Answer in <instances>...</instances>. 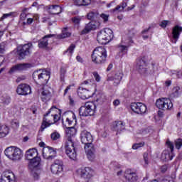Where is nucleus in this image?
Masks as SVG:
<instances>
[{
    "mask_svg": "<svg viewBox=\"0 0 182 182\" xmlns=\"http://www.w3.org/2000/svg\"><path fill=\"white\" fill-rule=\"evenodd\" d=\"M25 158L26 160H29L28 168L33 178L39 180L42 171L39 168V166H41V157L38 156V150L35 148L28 149L26 152Z\"/></svg>",
    "mask_w": 182,
    "mask_h": 182,
    "instance_id": "f257e3e1",
    "label": "nucleus"
},
{
    "mask_svg": "<svg viewBox=\"0 0 182 182\" xmlns=\"http://www.w3.org/2000/svg\"><path fill=\"white\" fill-rule=\"evenodd\" d=\"M81 143L85 144L84 149L87 154V159L90 161L95 160V153H96V149L93 145V136L92 134L87 131H82L80 134Z\"/></svg>",
    "mask_w": 182,
    "mask_h": 182,
    "instance_id": "f03ea898",
    "label": "nucleus"
},
{
    "mask_svg": "<svg viewBox=\"0 0 182 182\" xmlns=\"http://www.w3.org/2000/svg\"><path fill=\"white\" fill-rule=\"evenodd\" d=\"M65 126L66 129H68V139L65 143V153L71 160H75L77 154L76 153V146H75V142H73V136L76 134V129H75L73 127Z\"/></svg>",
    "mask_w": 182,
    "mask_h": 182,
    "instance_id": "7ed1b4c3",
    "label": "nucleus"
},
{
    "mask_svg": "<svg viewBox=\"0 0 182 182\" xmlns=\"http://www.w3.org/2000/svg\"><path fill=\"white\" fill-rule=\"evenodd\" d=\"M91 58L94 63L103 65V63H106L107 51H106L105 47H97L93 50Z\"/></svg>",
    "mask_w": 182,
    "mask_h": 182,
    "instance_id": "20e7f679",
    "label": "nucleus"
},
{
    "mask_svg": "<svg viewBox=\"0 0 182 182\" xmlns=\"http://www.w3.org/2000/svg\"><path fill=\"white\" fill-rule=\"evenodd\" d=\"M50 78V74L46 70L43 71V70H38L33 73V79L37 85H40V87L46 86Z\"/></svg>",
    "mask_w": 182,
    "mask_h": 182,
    "instance_id": "39448f33",
    "label": "nucleus"
},
{
    "mask_svg": "<svg viewBox=\"0 0 182 182\" xmlns=\"http://www.w3.org/2000/svg\"><path fill=\"white\" fill-rule=\"evenodd\" d=\"M32 49H33L32 43L18 46L16 50L18 59L23 60V59H26L28 56H31L32 55Z\"/></svg>",
    "mask_w": 182,
    "mask_h": 182,
    "instance_id": "423d86ee",
    "label": "nucleus"
},
{
    "mask_svg": "<svg viewBox=\"0 0 182 182\" xmlns=\"http://www.w3.org/2000/svg\"><path fill=\"white\" fill-rule=\"evenodd\" d=\"M114 38L113 31L110 28L101 30L97 35V41L101 45H107Z\"/></svg>",
    "mask_w": 182,
    "mask_h": 182,
    "instance_id": "0eeeda50",
    "label": "nucleus"
},
{
    "mask_svg": "<svg viewBox=\"0 0 182 182\" xmlns=\"http://www.w3.org/2000/svg\"><path fill=\"white\" fill-rule=\"evenodd\" d=\"M4 154L14 161H18L22 159V151L16 146H10L5 149Z\"/></svg>",
    "mask_w": 182,
    "mask_h": 182,
    "instance_id": "6e6552de",
    "label": "nucleus"
},
{
    "mask_svg": "<svg viewBox=\"0 0 182 182\" xmlns=\"http://www.w3.org/2000/svg\"><path fill=\"white\" fill-rule=\"evenodd\" d=\"M96 112V105L93 102H86L79 109L80 116H93Z\"/></svg>",
    "mask_w": 182,
    "mask_h": 182,
    "instance_id": "1a4fd4ad",
    "label": "nucleus"
},
{
    "mask_svg": "<svg viewBox=\"0 0 182 182\" xmlns=\"http://www.w3.org/2000/svg\"><path fill=\"white\" fill-rule=\"evenodd\" d=\"M38 93H41V100L46 103V102H49L52 98V93H53V90L52 87L48 85L41 86V88L38 89Z\"/></svg>",
    "mask_w": 182,
    "mask_h": 182,
    "instance_id": "9d476101",
    "label": "nucleus"
},
{
    "mask_svg": "<svg viewBox=\"0 0 182 182\" xmlns=\"http://www.w3.org/2000/svg\"><path fill=\"white\" fill-rule=\"evenodd\" d=\"M156 106L161 110H171L173 109V102L168 98H159L156 102Z\"/></svg>",
    "mask_w": 182,
    "mask_h": 182,
    "instance_id": "9b49d317",
    "label": "nucleus"
},
{
    "mask_svg": "<svg viewBox=\"0 0 182 182\" xmlns=\"http://www.w3.org/2000/svg\"><path fill=\"white\" fill-rule=\"evenodd\" d=\"M53 110H56V107H52L48 111V112L46 114H44L43 122L41 127V132H43L46 129V127H49L50 124H53V122H52V121L53 120V118L51 117L52 115H49L50 114V113H52V112H53Z\"/></svg>",
    "mask_w": 182,
    "mask_h": 182,
    "instance_id": "f8f14e48",
    "label": "nucleus"
},
{
    "mask_svg": "<svg viewBox=\"0 0 182 182\" xmlns=\"http://www.w3.org/2000/svg\"><path fill=\"white\" fill-rule=\"evenodd\" d=\"M131 109L136 114H144L147 111V107L141 102H133L131 104Z\"/></svg>",
    "mask_w": 182,
    "mask_h": 182,
    "instance_id": "ddd939ff",
    "label": "nucleus"
},
{
    "mask_svg": "<svg viewBox=\"0 0 182 182\" xmlns=\"http://www.w3.org/2000/svg\"><path fill=\"white\" fill-rule=\"evenodd\" d=\"M43 157L46 160H53L56 157V149L50 146L43 148Z\"/></svg>",
    "mask_w": 182,
    "mask_h": 182,
    "instance_id": "4468645a",
    "label": "nucleus"
},
{
    "mask_svg": "<svg viewBox=\"0 0 182 182\" xmlns=\"http://www.w3.org/2000/svg\"><path fill=\"white\" fill-rule=\"evenodd\" d=\"M32 66V64L31 63H18L15 65H13L9 71V75H12L15 73V72H21L22 70H26V69H30V68Z\"/></svg>",
    "mask_w": 182,
    "mask_h": 182,
    "instance_id": "2eb2a0df",
    "label": "nucleus"
},
{
    "mask_svg": "<svg viewBox=\"0 0 182 182\" xmlns=\"http://www.w3.org/2000/svg\"><path fill=\"white\" fill-rule=\"evenodd\" d=\"M50 170L53 174H60L63 171V162L61 160L55 159L51 165Z\"/></svg>",
    "mask_w": 182,
    "mask_h": 182,
    "instance_id": "dca6fc26",
    "label": "nucleus"
},
{
    "mask_svg": "<svg viewBox=\"0 0 182 182\" xmlns=\"http://www.w3.org/2000/svg\"><path fill=\"white\" fill-rule=\"evenodd\" d=\"M146 62L147 59H146V56H144L141 58H139L136 60V69L141 75L147 73V68H146Z\"/></svg>",
    "mask_w": 182,
    "mask_h": 182,
    "instance_id": "f3484780",
    "label": "nucleus"
},
{
    "mask_svg": "<svg viewBox=\"0 0 182 182\" xmlns=\"http://www.w3.org/2000/svg\"><path fill=\"white\" fill-rule=\"evenodd\" d=\"M0 182H16V178L15 177L14 172L6 171L1 175Z\"/></svg>",
    "mask_w": 182,
    "mask_h": 182,
    "instance_id": "a211bd4d",
    "label": "nucleus"
},
{
    "mask_svg": "<svg viewBox=\"0 0 182 182\" xmlns=\"http://www.w3.org/2000/svg\"><path fill=\"white\" fill-rule=\"evenodd\" d=\"M16 92L22 96H27V95H31L32 90H31V86L27 84H20L16 89Z\"/></svg>",
    "mask_w": 182,
    "mask_h": 182,
    "instance_id": "6ab92c4d",
    "label": "nucleus"
},
{
    "mask_svg": "<svg viewBox=\"0 0 182 182\" xmlns=\"http://www.w3.org/2000/svg\"><path fill=\"white\" fill-rule=\"evenodd\" d=\"M182 32V27L176 25L172 28V38L171 41L172 43H177V41H178L180 38V33Z\"/></svg>",
    "mask_w": 182,
    "mask_h": 182,
    "instance_id": "aec40b11",
    "label": "nucleus"
},
{
    "mask_svg": "<svg viewBox=\"0 0 182 182\" xmlns=\"http://www.w3.org/2000/svg\"><path fill=\"white\" fill-rule=\"evenodd\" d=\"M99 26V23L96 21H91L86 24L85 28L80 32V35H86V33H89L90 31H95L97 29Z\"/></svg>",
    "mask_w": 182,
    "mask_h": 182,
    "instance_id": "412c9836",
    "label": "nucleus"
},
{
    "mask_svg": "<svg viewBox=\"0 0 182 182\" xmlns=\"http://www.w3.org/2000/svg\"><path fill=\"white\" fill-rule=\"evenodd\" d=\"M124 178L127 182H136L139 180V176L136 172L132 171L130 169H128L125 172Z\"/></svg>",
    "mask_w": 182,
    "mask_h": 182,
    "instance_id": "4be33fe9",
    "label": "nucleus"
},
{
    "mask_svg": "<svg viewBox=\"0 0 182 182\" xmlns=\"http://www.w3.org/2000/svg\"><path fill=\"white\" fill-rule=\"evenodd\" d=\"M80 176L81 178H84L85 180H90V178H92V177H93V169L89 167L82 168Z\"/></svg>",
    "mask_w": 182,
    "mask_h": 182,
    "instance_id": "5701e85b",
    "label": "nucleus"
},
{
    "mask_svg": "<svg viewBox=\"0 0 182 182\" xmlns=\"http://www.w3.org/2000/svg\"><path fill=\"white\" fill-rule=\"evenodd\" d=\"M77 95L79 97L82 99L83 100L86 99H90V97H92V95L90 94V91L86 88H83L82 87H80L77 90Z\"/></svg>",
    "mask_w": 182,
    "mask_h": 182,
    "instance_id": "b1692460",
    "label": "nucleus"
},
{
    "mask_svg": "<svg viewBox=\"0 0 182 182\" xmlns=\"http://www.w3.org/2000/svg\"><path fill=\"white\" fill-rule=\"evenodd\" d=\"M122 79H123V73L122 71H117L114 77L108 75L107 80H114V85H119L122 81Z\"/></svg>",
    "mask_w": 182,
    "mask_h": 182,
    "instance_id": "393cba45",
    "label": "nucleus"
},
{
    "mask_svg": "<svg viewBox=\"0 0 182 182\" xmlns=\"http://www.w3.org/2000/svg\"><path fill=\"white\" fill-rule=\"evenodd\" d=\"M53 36H55V35L49 34L44 36L42 39L39 40L38 48H40L41 49H46V48H48V45H49L48 38H52Z\"/></svg>",
    "mask_w": 182,
    "mask_h": 182,
    "instance_id": "a878e982",
    "label": "nucleus"
},
{
    "mask_svg": "<svg viewBox=\"0 0 182 182\" xmlns=\"http://www.w3.org/2000/svg\"><path fill=\"white\" fill-rule=\"evenodd\" d=\"M173 157H174V153L164 150L161 154V159L162 161H170V160H173Z\"/></svg>",
    "mask_w": 182,
    "mask_h": 182,
    "instance_id": "bb28decb",
    "label": "nucleus"
},
{
    "mask_svg": "<svg viewBox=\"0 0 182 182\" xmlns=\"http://www.w3.org/2000/svg\"><path fill=\"white\" fill-rule=\"evenodd\" d=\"M48 12L51 15H59L62 12V7L59 5H51L48 6Z\"/></svg>",
    "mask_w": 182,
    "mask_h": 182,
    "instance_id": "cd10ccee",
    "label": "nucleus"
},
{
    "mask_svg": "<svg viewBox=\"0 0 182 182\" xmlns=\"http://www.w3.org/2000/svg\"><path fill=\"white\" fill-rule=\"evenodd\" d=\"M113 130L117 133H120L122 130H124V124L122 121H115L113 124Z\"/></svg>",
    "mask_w": 182,
    "mask_h": 182,
    "instance_id": "c85d7f7f",
    "label": "nucleus"
},
{
    "mask_svg": "<svg viewBox=\"0 0 182 182\" xmlns=\"http://www.w3.org/2000/svg\"><path fill=\"white\" fill-rule=\"evenodd\" d=\"M9 134V127L6 125H2L0 124V139L6 137Z\"/></svg>",
    "mask_w": 182,
    "mask_h": 182,
    "instance_id": "c756f323",
    "label": "nucleus"
},
{
    "mask_svg": "<svg viewBox=\"0 0 182 182\" xmlns=\"http://www.w3.org/2000/svg\"><path fill=\"white\" fill-rule=\"evenodd\" d=\"M92 0H75L74 4L77 6H87L90 5Z\"/></svg>",
    "mask_w": 182,
    "mask_h": 182,
    "instance_id": "7c9ffc66",
    "label": "nucleus"
},
{
    "mask_svg": "<svg viewBox=\"0 0 182 182\" xmlns=\"http://www.w3.org/2000/svg\"><path fill=\"white\" fill-rule=\"evenodd\" d=\"M121 43L129 48L130 46H132V45H133V43H134V41H133V39H132V38L127 36L122 38Z\"/></svg>",
    "mask_w": 182,
    "mask_h": 182,
    "instance_id": "2f4dec72",
    "label": "nucleus"
},
{
    "mask_svg": "<svg viewBox=\"0 0 182 182\" xmlns=\"http://www.w3.org/2000/svg\"><path fill=\"white\" fill-rule=\"evenodd\" d=\"M129 48V47H127V46L122 44V43L117 46V48L119 50V53H122V55H126V53H127Z\"/></svg>",
    "mask_w": 182,
    "mask_h": 182,
    "instance_id": "473e14b6",
    "label": "nucleus"
},
{
    "mask_svg": "<svg viewBox=\"0 0 182 182\" xmlns=\"http://www.w3.org/2000/svg\"><path fill=\"white\" fill-rule=\"evenodd\" d=\"M178 96H180V87H173V92L171 94V97L174 99L176 97H178Z\"/></svg>",
    "mask_w": 182,
    "mask_h": 182,
    "instance_id": "72a5a7b5",
    "label": "nucleus"
},
{
    "mask_svg": "<svg viewBox=\"0 0 182 182\" xmlns=\"http://www.w3.org/2000/svg\"><path fill=\"white\" fill-rule=\"evenodd\" d=\"M0 99L1 103H4V105H9L11 103V97L9 95H3Z\"/></svg>",
    "mask_w": 182,
    "mask_h": 182,
    "instance_id": "f704fd0d",
    "label": "nucleus"
},
{
    "mask_svg": "<svg viewBox=\"0 0 182 182\" xmlns=\"http://www.w3.org/2000/svg\"><path fill=\"white\" fill-rule=\"evenodd\" d=\"M50 139L53 141H56V140H59V139H60V134L58 132H54L50 134Z\"/></svg>",
    "mask_w": 182,
    "mask_h": 182,
    "instance_id": "c9c22d12",
    "label": "nucleus"
},
{
    "mask_svg": "<svg viewBox=\"0 0 182 182\" xmlns=\"http://www.w3.org/2000/svg\"><path fill=\"white\" fill-rule=\"evenodd\" d=\"M75 48H76V46L74 44H71L69 48L64 52V53H68L70 56H72V53H73V50H75Z\"/></svg>",
    "mask_w": 182,
    "mask_h": 182,
    "instance_id": "e433bc0d",
    "label": "nucleus"
},
{
    "mask_svg": "<svg viewBox=\"0 0 182 182\" xmlns=\"http://www.w3.org/2000/svg\"><path fill=\"white\" fill-rule=\"evenodd\" d=\"M136 33H137V31H136L134 28H131L128 30L127 36L131 38H134V36H136Z\"/></svg>",
    "mask_w": 182,
    "mask_h": 182,
    "instance_id": "4c0bfd02",
    "label": "nucleus"
},
{
    "mask_svg": "<svg viewBox=\"0 0 182 182\" xmlns=\"http://www.w3.org/2000/svg\"><path fill=\"white\" fill-rule=\"evenodd\" d=\"M166 144L168 149H170L171 153H173V151H174V144L171 142L170 139H167Z\"/></svg>",
    "mask_w": 182,
    "mask_h": 182,
    "instance_id": "58836bf2",
    "label": "nucleus"
},
{
    "mask_svg": "<svg viewBox=\"0 0 182 182\" xmlns=\"http://www.w3.org/2000/svg\"><path fill=\"white\" fill-rule=\"evenodd\" d=\"M71 21L74 25H79V23H80V21H82V18L79 16H75L71 18Z\"/></svg>",
    "mask_w": 182,
    "mask_h": 182,
    "instance_id": "ea45409f",
    "label": "nucleus"
},
{
    "mask_svg": "<svg viewBox=\"0 0 182 182\" xmlns=\"http://www.w3.org/2000/svg\"><path fill=\"white\" fill-rule=\"evenodd\" d=\"M182 146V139H178L175 141V146L176 149H178V150H180L181 149Z\"/></svg>",
    "mask_w": 182,
    "mask_h": 182,
    "instance_id": "a19ab883",
    "label": "nucleus"
},
{
    "mask_svg": "<svg viewBox=\"0 0 182 182\" xmlns=\"http://www.w3.org/2000/svg\"><path fill=\"white\" fill-rule=\"evenodd\" d=\"M51 119H53L54 122L53 123H56V122H59V120H60V116L58 115V114H52Z\"/></svg>",
    "mask_w": 182,
    "mask_h": 182,
    "instance_id": "79ce46f5",
    "label": "nucleus"
},
{
    "mask_svg": "<svg viewBox=\"0 0 182 182\" xmlns=\"http://www.w3.org/2000/svg\"><path fill=\"white\" fill-rule=\"evenodd\" d=\"M11 124L13 129H18V127H19V121L16 119L12 120Z\"/></svg>",
    "mask_w": 182,
    "mask_h": 182,
    "instance_id": "37998d69",
    "label": "nucleus"
},
{
    "mask_svg": "<svg viewBox=\"0 0 182 182\" xmlns=\"http://www.w3.org/2000/svg\"><path fill=\"white\" fill-rule=\"evenodd\" d=\"M143 146H144V142H140L138 144H134L132 146V149L134 150H137V149H140V147H143Z\"/></svg>",
    "mask_w": 182,
    "mask_h": 182,
    "instance_id": "c03bdc74",
    "label": "nucleus"
},
{
    "mask_svg": "<svg viewBox=\"0 0 182 182\" xmlns=\"http://www.w3.org/2000/svg\"><path fill=\"white\" fill-rule=\"evenodd\" d=\"M66 29H68V28H64V30L63 31V33L61 35V38H69V36H70V33L67 32Z\"/></svg>",
    "mask_w": 182,
    "mask_h": 182,
    "instance_id": "a18cd8bd",
    "label": "nucleus"
},
{
    "mask_svg": "<svg viewBox=\"0 0 182 182\" xmlns=\"http://www.w3.org/2000/svg\"><path fill=\"white\" fill-rule=\"evenodd\" d=\"M65 75H66V70L65 68L60 69V80L65 82Z\"/></svg>",
    "mask_w": 182,
    "mask_h": 182,
    "instance_id": "49530a36",
    "label": "nucleus"
},
{
    "mask_svg": "<svg viewBox=\"0 0 182 182\" xmlns=\"http://www.w3.org/2000/svg\"><path fill=\"white\" fill-rule=\"evenodd\" d=\"M170 23H171L170 22V21H167V20H164L161 21V23H160V27L161 28H166L167 25H170Z\"/></svg>",
    "mask_w": 182,
    "mask_h": 182,
    "instance_id": "de8ad7c7",
    "label": "nucleus"
},
{
    "mask_svg": "<svg viewBox=\"0 0 182 182\" xmlns=\"http://www.w3.org/2000/svg\"><path fill=\"white\" fill-rule=\"evenodd\" d=\"M96 16H97V14L95 13V12H90L87 15V19H95V18H96Z\"/></svg>",
    "mask_w": 182,
    "mask_h": 182,
    "instance_id": "09e8293b",
    "label": "nucleus"
},
{
    "mask_svg": "<svg viewBox=\"0 0 182 182\" xmlns=\"http://www.w3.org/2000/svg\"><path fill=\"white\" fill-rule=\"evenodd\" d=\"M109 14H100V18L103 19L105 23H106V22L109 21Z\"/></svg>",
    "mask_w": 182,
    "mask_h": 182,
    "instance_id": "8fccbe9b",
    "label": "nucleus"
},
{
    "mask_svg": "<svg viewBox=\"0 0 182 182\" xmlns=\"http://www.w3.org/2000/svg\"><path fill=\"white\" fill-rule=\"evenodd\" d=\"M15 12H10L9 14H5L2 16V17L0 18V21H4V19H6V18H9V16H12Z\"/></svg>",
    "mask_w": 182,
    "mask_h": 182,
    "instance_id": "3c124183",
    "label": "nucleus"
},
{
    "mask_svg": "<svg viewBox=\"0 0 182 182\" xmlns=\"http://www.w3.org/2000/svg\"><path fill=\"white\" fill-rule=\"evenodd\" d=\"M123 9H122V5H118V6H117L114 9H112V12H117V11H118V12H122V11H123Z\"/></svg>",
    "mask_w": 182,
    "mask_h": 182,
    "instance_id": "603ef678",
    "label": "nucleus"
},
{
    "mask_svg": "<svg viewBox=\"0 0 182 182\" xmlns=\"http://www.w3.org/2000/svg\"><path fill=\"white\" fill-rule=\"evenodd\" d=\"M96 82H100V75L97 73V72H94L92 73Z\"/></svg>",
    "mask_w": 182,
    "mask_h": 182,
    "instance_id": "864d4df0",
    "label": "nucleus"
},
{
    "mask_svg": "<svg viewBox=\"0 0 182 182\" xmlns=\"http://www.w3.org/2000/svg\"><path fill=\"white\" fill-rule=\"evenodd\" d=\"M144 160L146 166H147V164H149V154L147 153L144 154Z\"/></svg>",
    "mask_w": 182,
    "mask_h": 182,
    "instance_id": "5fc2aeb1",
    "label": "nucleus"
},
{
    "mask_svg": "<svg viewBox=\"0 0 182 182\" xmlns=\"http://www.w3.org/2000/svg\"><path fill=\"white\" fill-rule=\"evenodd\" d=\"M5 52V43H0V53H4Z\"/></svg>",
    "mask_w": 182,
    "mask_h": 182,
    "instance_id": "6e6d98bb",
    "label": "nucleus"
},
{
    "mask_svg": "<svg viewBox=\"0 0 182 182\" xmlns=\"http://www.w3.org/2000/svg\"><path fill=\"white\" fill-rule=\"evenodd\" d=\"M127 2H129V0H123L122 3L120 4L123 9L127 6Z\"/></svg>",
    "mask_w": 182,
    "mask_h": 182,
    "instance_id": "4d7b16f0",
    "label": "nucleus"
},
{
    "mask_svg": "<svg viewBox=\"0 0 182 182\" xmlns=\"http://www.w3.org/2000/svg\"><path fill=\"white\" fill-rule=\"evenodd\" d=\"M20 19L21 21H25V19H26V13H21L20 14Z\"/></svg>",
    "mask_w": 182,
    "mask_h": 182,
    "instance_id": "13d9d810",
    "label": "nucleus"
},
{
    "mask_svg": "<svg viewBox=\"0 0 182 182\" xmlns=\"http://www.w3.org/2000/svg\"><path fill=\"white\" fill-rule=\"evenodd\" d=\"M161 173H166L167 171V165H164L161 167Z\"/></svg>",
    "mask_w": 182,
    "mask_h": 182,
    "instance_id": "bf43d9fd",
    "label": "nucleus"
},
{
    "mask_svg": "<svg viewBox=\"0 0 182 182\" xmlns=\"http://www.w3.org/2000/svg\"><path fill=\"white\" fill-rule=\"evenodd\" d=\"M69 103L71 106H73L75 105V100H73V98H72L71 96H69Z\"/></svg>",
    "mask_w": 182,
    "mask_h": 182,
    "instance_id": "052dcab7",
    "label": "nucleus"
},
{
    "mask_svg": "<svg viewBox=\"0 0 182 182\" xmlns=\"http://www.w3.org/2000/svg\"><path fill=\"white\" fill-rule=\"evenodd\" d=\"M25 79H26L25 76L18 77L16 79V83H19V82H21V80H25Z\"/></svg>",
    "mask_w": 182,
    "mask_h": 182,
    "instance_id": "680f3d73",
    "label": "nucleus"
},
{
    "mask_svg": "<svg viewBox=\"0 0 182 182\" xmlns=\"http://www.w3.org/2000/svg\"><path fill=\"white\" fill-rule=\"evenodd\" d=\"M66 123L68 124V126H72V123H73V120H72V119L67 118Z\"/></svg>",
    "mask_w": 182,
    "mask_h": 182,
    "instance_id": "e2e57ef3",
    "label": "nucleus"
},
{
    "mask_svg": "<svg viewBox=\"0 0 182 182\" xmlns=\"http://www.w3.org/2000/svg\"><path fill=\"white\" fill-rule=\"evenodd\" d=\"M70 87H72V85H68L66 89L64 91V96L70 90Z\"/></svg>",
    "mask_w": 182,
    "mask_h": 182,
    "instance_id": "0e129e2a",
    "label": "nucleus"
},
{
    "mask_svg": "<svg viewBox=\"0 0 182 182\" xmlns=\"http://www.w3.org/2000/svg\"><path fill=\"white\" fill-rule=\"evenodd\" d=\"M76 59L77 62H80V63H83V58H82V57H80V55H77L76 57Z\"/></svg>",
    "mask_w": 182,
    "mask_h": 182,
    "instance_id": "69168bd1",
    "label": "nucleus"
},
{
    "mask_svg": "<svg viewBox=\"0 0 182 182\" xmlns=\"http://www.w3.org/2000/svg\"><path fill=\"white\" fill-rule=\"evenodd\" d=\"M113 105H114V106H119V105H120V100H115L113 102Z\"/></svg>",
    "mask_w": 182,
    "mask_h": 182,
    "instance_id": "338daca9",
    "label": "nucleus"
},
{
    "mask_svg": "<svg viewBox=\"0 0 182 182\" xmlns=\"http://www.w3.org/2000/svg\"><path fill=\"white\" fill-rule=\"evenodd\" d=\"M32 22H33V18H29L27 19V23L28 25H31V23H32Z\"/></svg>",
    "mask_w": 182,
    "mask_h": 182,
    "instance_id": "774afa93",
    "label": "nucleus"
}]
</instances>
